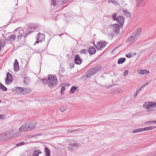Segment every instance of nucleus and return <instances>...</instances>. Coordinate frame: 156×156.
Instances as JSON below:
<instances>
[{
	"mask_svg": "<svg viewBox=\"0 0 156 156\" xmlns=\"http://www.w3.org/2000/svg\"><path fill=\"white\" fill-rule=\"evenodd\" d=\"M141 30L140 28L137 29L127 40V42L130 44L136 41L140 36Z\"/></svg>",
	"mask_w": 156,
	"mask_h": 156,
	"instance_id": "1",
	"label": "nucleus"
},
{
	"mask_svg": "<svg viewBox=\"0 0 156 156\" xmlns=\"http://www.w3.org/2000/svg\"><path fill=\"white\" fill-rule=\"evenodd\" d=\"M100 65H97L95 67L91 68L88 69L82 78L86 77L90 78L95 75L101 68Z\"/></svg>",
	"mask_w": 156,
	"mask_h": 156,
	"instance_id": "2",
	"label": "nucleus"
},
{
	"mask_svg": "<svg viewBox=\"0 0 156 156\" xmlns=\"http://www.w3.org/2000/svg\"><path fill=\"white\" fill-rule=\"evenodd\" d=\"M46 82L49 87L52 88L57 85V77L55 75L49 76L48 80L45 81Z\"/></svg>",
	"mask_w": 156,
	"mask_h": 156,
	"instance_id": "3",
	"label": "nucleus"
},
{
	"mask_svg": "<svg viewBox=\"0 0 156 156\" xmlns=\"http://www.w3.org/2000/svg\"><path fill=\"white\" fill-rule=\"evenodd\" d=\"M35 124L31 123H27L26 122L23 125H22L20 128L19 130L21 131H26L31 130L35 127Z\"/></svg>",
	"mask_w": 156,
	"mask_h": 156,
	"instance_id": "4",
	"label": "nucleus"
},
{
	"mask_svg": "<svg viewBox=\"0 0 156 156\" xmlns=\"http://www.w3.org/2000/svg\"><path fill=\"white\" fill-rule=\"evenodd\" d=\"M15 33L17 35L18 41L20 40L23 36L24 32L22 28L19 27L17 28L14 31Z\"/></svg>",
	"mask_w": 156,
	"mask_h": 156,
	"instance_id": "5",
	"label": "nucleus"
},
{
	"mask_svg": "<svg viewBox=\"0 0 156 156\" xmlns=\"http://www.w3.org/2000/svg\"><path fill=\"white\" fill-rule=\"evenodd\" d=\"M13 78L12 74L9 72L7 73L5 79V83L6 85H9L12 82Z\"/></svg>",
	"mask_w": 156,
	"mask_h": 156,
	"instance_id": "6",
	"label": "nucleus"
},
{
	"mask_svg": "<svg viewBox=\"0 0 156 156\" xmlns=\"http://www.w3.org/2000/svg\"><path fill=\"white\" fill-rule=\"evenodd\" d=\"M143 106V108L146 109L151 108H154L156 106V103L152 102H147Z\"/></svg>",
	"mask_w": 156,
	"mask_h": 156,
	"instance_id": "7",
	"label": "nucleus"
},
{
	"mask_svg": "<svg viewBox=\"0 0 156 156\" xmlns=\"http://www.w3.org/2000/svg\"><path fill=\"white\" fill-rule=\"evenodd\" d=\"M9 134L7 133L0 134V142L6 140L10 138Z\"/></svg>",
	"mask_w": 156,
	"mask_h": 156,
	"instance_id": "8",
	"label": "nucleus"
},
{
	"mask_svg": "<svg viewBox=\"0 0 156 156\" xmlns=\"http://www.w3.org/2000/svg\"><path fill=\"white\" fill-rule=\"evenodd\" d=\"M106 43L105 41H99L97 43L95 47L97 49L100 50L103 48L105 47L106 46Z\"/></svg>",
	"mask_w": 156,
	"mask_h": 156,
	"instance_id": "9",
	"label": "nucleus"
},
{
	"mask_svg": "<svg viewBox=\"0 0 156 156\" xmlns=\"http://www.w3.org/2000/svg\"><path fill=\"white\" fill-rule=\"evenodd\" d=\"M112 27L113 28V31L117 34L119 33L120 29V27L119 25L117 23H115L113 25H110V27Z\"/></svg>",
	"mask_w": 156,
	"mask_h": 156,
	"instance_id": "10",
	"label": "nucleus"
},
{
	"mask_svg": "<svg viewBox=\"0 0 156 156\" xmlns=\"http://www.w3.org/2000/svg\"><path fill=\"white\" fill-rule=\"evenodd\" d=\"M74 62L76 64L80 65L82 62V60L78 55H76L75 56Z\"/></svg>",
	"mask_w": 156,
	"mask_h": 156,
	"instance_id": "11",
	"label": "nucleus"
},
{
	"mask_svg": "<svg viewBox=\"0 0 156 156\" xmlns=\"http://www.w3.org/2000/svg\"><path fill=\"white\" fill-rule=\"evenodd\" d=\"M125 19L122 16H119L117 17V21L122 26L124 23Z\"/></svg>",
	"mask_w": 156,
	"mask_h": 156,
	"instance_id": "12",
	"label": "nucleus"
},
{
	"mask_svg": "<svg viewBox=\"0 0 156 156\" xmlns=\"http://www.w3.org/2000/svg\"><path fill=\"white\" fill-rule=\"evenodd\" d=\"M16 35L14 34H13L9 36L6 40L10 42H12L14 41L16 39Z\"/></svg>",
	"mask_w": 156,
	"mask_h": 156,
	"instance_id": "13",
	"label": "nucleus"
},
{
	"mask_svg": "<svg viewBox=\"0 0 156 156\" xmlns=\"http://www.w3.org/2000/svg\"><path fill=\"white\" fill-rule=\"evenodd\" d=\"M14 69L15 71H17L19 70V63L16 59H15L14 63Z\"/></svg>",
	"mask_w": 156,
	"mask_h": 156,
	"instance_id": "14",
	"label": "nucleus"
},
{
	"mask_svg": "<svg viewBox=\"0 0 156 156\" xmlns=\"http://www.w3.org/2000/svg\"><path fill=\"white\" fill-rule=\"evenodd\" d=\"M44 37L45 36L43 34L39 33L37 34V40H39V41L40 42H41L42 41L44 40Z\"/></svg>",
	"mask_w": 156,
	"mask_h": 156,
	"instance_id": "15",
	"label": "nucleus"
},
{
	"mask_svg": "<svg viewBox=\"0 0 156 156\" xmlns=\"http://www.w3.org/2000/svg\"><path fill=\"white\" fill-rule=\"evenodd\" d=\"M138 73L141 75L147 74L149 73V71L147 70L144 69L138 71Z\"/></svg>",
	"mask_w": 156,
	"mask_h": 156,
	"instance_id": "16",
	"label": "nucleus"
},
{
	"mask_svg": "<svg viewBox=\"0 0 156 156\" xmlns=\"http://www.w3.org/2000/svg\"><path fill=\"white\" fill-rule=\"evenodd\" d=\"M69 145L71 147L74 148H77L79 146V144L75 141H74L73 142H72L69 144Z\"/></svg>",
	"mask_w": 156,
	"mask_h": 156,
	"instance_id": "17",
	"label": "nucleus"
},
{
	"mask_svg": "<svg viewBox=\"0 0 156 156\" xmlns=\"http://www.w3.org/2000/svg\"><path fill=\"white\" fill-rule=\"evenodd\" d=\"M88 52L90 55L94 54L96 52L95 49L93 46H91L89 48Z\"/></svg>",
	"mask_w": 156,
	"mask_h": 156,
	"instance_id": "18",
	"label": "nucleus"
},
{
	"mask_svg": "<svg viewBox=\"0 0 156 156\" xmlns=\"http://www.w3.org/2000/svg\"><path fill=\"white\" fill-rule=\"evenodd\" d=\"M156 127V126H151L149 127H147L144 128H142L143 131H146L149 130H151L154 129Z\"/></svg>",
	"mask_w": 156,
	"mask_h": 156,
	"instance_id": "19",
	"label": "nucleus"
},
{
	"mask_svg": "<svg viewBox=\"0 0 156 156\" xmlns=\"http://www.w3.org/2000/svg\"><path fill=\"white\" fill-rule=\"evenodd\" d=\"M136 2L137 6H143L144 5V0H136Z\"/></svg>",
	"mask_w": 156,
	"mask_h": 156,
	"instance_id": "20",
	"label": "nucleus"
},
{
	"mask_svg": "<svg viewBox=\"0 0 156 156\" xmlns=\"http://www.w3.org/2000/svg\"><path fill=\"white\" fill-rule=\"evenodd\" d=\"M31 91V89L23 88L22 94H27L30 93Z\"/></svg>",
	"mask_w": 156,
	"mask_h": 156,
	"instance_id": "21",
	"label": "nucleus"
},
{
	"mask_svg": "<svg viewBox=\"0 0 156 156\" xmlns=\"http://www.w3.org/2000/svg\"><path fill=\"white\" fill-rule=\"evenodd\" d=\"M46 154L45 156H50V151L47 147H46L44 148Z\"/></svg>",
	"mask_w": 156,
	"mask_h": 156,
	"instance_id": "22",
	"label": "nucleus"
},
{
	"mask_svg": "<svg viewBox=\"0 0 156 156\" xmlns=\"http://www.w3.org/2000/svg\"><path fill=\"white\" fill-rule=\"evenodd\" d=\"M124 14L127 17H130L131 16L130 13L126 10L123 9L122 11Z\"/></svg>",
	"mask_w": 156,
	"mask_h": 156,
	"instance_id": "23",
	"label": "nucleus"
},
{
	"mask_svg": "<svg viewBox=\"0 0 156 156\" xmlns=\"http://www.w3.org/2000/svg\"><path fill=\"white\" fill-rule=\"evenodd\" d=\"M23 88L17 87L15 88V90L17 92H19L21 94H22Z\"/></svg>",
	"mask_w": 156,
	"mask_h": 156,
	"instance_id": "24",
	"label": "nucleus"
},
{
	"mask_svg": "<svg viewBox=\"0 0 156 156\" xmlns=\"http://www.w3.org/2000/svg\"><path fill=\"white\" fill-rule=\"evenodd\" d=\"M126 61V58H119L118 61V64H122Z\"/></svg>",
	"mask_w": 156,
	"mask_h": 156,
	"instance_id": "25",
	"label": "nucleus"
},
{
	"mask_svg": "<svg viewBox=\"0 0 156 156\" xmlns=\"http://www.w3.org/2000/svg\"><path fill=\"white\" fill-rule=\"evenodd\" d=\"M143 131V128H140L138 129H134L132 131V133H139L140 132Z\"/></svg>",
	"mask_w": 156,
	"mask_h": 156,
	"instance_id": "26",
	"label": "nucleus"
},
{
	"mask_svg": "<svg viewBox=\"0 0 156 156\" xmlns=\"http://www.w3.org/2000/svg\"><path fill=\"white\" fill-rule=\"evenodd\" d=\"M112 17L113 20L117 21V13H114L112 14Z\"/></svg>",
	"mask_w": 156,
	"mask_h": 156,
	"instance_id": "27",
	"label": "nucleus"
},
{
	"mask_svg": "<svg viewBox=\"0 0 156 156\" xmlns=\"http://www.w3.org/2000/svg\"><path fill=\"white\" fill-rule=\"evenodd\" d=\"M39 151V150L34 151L33 153V156H39V154L41 153V151Z\"/></svg>",
	"mask_w": 156,
	"mask_h": 156,
	"instance_id": "28",
	"label": "nucleus"
},
{
	"mask_svg": "<svg viewBox=\"0 0 156 156\" xmlns=\"http://www.w3.org/2000/svg\"><path fill=\"white\" fill-rule=\"evenodd\" d=\"M0 89L4 91H6L7 90V88L1 83H0Z\"/></svg>",
	"mask_w": 156,
	"mask_h": 156,
	"instance_id": "29",
	"label": "nucleus"
},
{
	"mask_svg": "<svg viewBox=\"0 0 156 156\" xmlns=\"http://www.w3.org/2000/svg\"><path fill=\"white\" fill-rule=\"evenodd\" d=\"M67 108V106L66 105H62L61 106L60 108V110L62 112H63L65 111Z\"/></svg>",
	"mask_w": 156,
	"mask_h": 156,
	"instance_id": "30",
	"label": "nucleus"
},
{
	"mask_svg": "<svg viewBox=\"0 0 156 156\" xmlns=\"http://www.w3.org/2000/svg\"><path fill=\"white\" fill-rule=\"evenodd\" d=\"M29 82V79L28 78L25 77L24 79V83L26 85H27Z\"/></svg>",
	"mask_w": 156,
	"mask_h": 156,
	"instance_id": "31",
	"label": "nucleus"
},
{
	"mask_svg": "<svg viewBox=\"0 0 156 156\" xmlns=\"http://www.w3.org/2000/svg\"><path fill=\"white\" fill-rule=\"evenodd\" d=\"M77 87H76L74 86H72L70 90V92L71 93H73L75 92L76 90L77 89Z\"/></svg>",
	"mask_w": 156,
	"mask_h": 156,
	"instance_id": "32",
	"label": "nucleus"
},
{
	"mask_svg": "<svg viewBox=\"0 0 156 156\" xmlns=\"http://www.w3.org/2000/svg\"><path fill=\"white\" fill-rule=\"evenodd\" d=\"M31 32L32 31H27L26 32L25 34H24V35H23V37L24 38H25L28 35H29L31 33Z\"/></svg>",
	"mask_w": 156,
	"mask_h": 156,
	"instance_id": "33",
	"label": "nucleus"
},
{
	"mask_svg": "<svg viewBox=\"0 0 156 156\" xmlns=\"http://www.w3.org/2000/svg\"><path fill=\"white\" fill-rule=\"evenodd\" d=\"M87 51L86 49H83L80 50V52L81 54H86Z\"/></svg>",
	"mask_w": 156,
	"mask_h": 156,
	"instance_id": "34",
	"label": "nucleus"
},
{
	"mask_svg": "<svg viewBox=\"0 0 156 156\" xmlns=\"http://www.w3.org/2000/svg\"><path fill=\"white\" fill-rule=\"evenodd\" d=\"M1 44V47L4 48L5 47L6 44L5 41V40L2 41Z\"/></svg>",
	"mask_w": 156,
	"mask_h": 156,
	"instance_id": "35",
	"label": "nucleus"
},
{
	"mask_svg": "<svg viewBox=\"0 0 156 156\" xmlns=\"http://www.w3.org/2000/svg\"><path fill=\"white\" fill-rule=\"evenodd\" d=\"M25 144V143L24 142H21L17 144H16V146L17 147H18L20 146L24 145Z\"/></svg>",
	"mask_w": 156,
	"mask_h": 156,
	"instance_id": "36",
	"label": "nucleus"
},
{
	"mask_svg": "<svg viewBox=\"0 0 156 156\" xmlns=\"http://www.w3.org/2000/svg\"><path fill=\"white\" fill-rule=\"evenodd\" d=\"M65 90V87L64 86L62 87L61 89V94H62L64 93V91Z\"/></svg>",
	"mask_w": 156,
	"mask_h": 156,
	"instance_id": "37",
	"label": "nucleus"
},
{
	"mask_svg": "<svg viewBox=\"0 0 156 156\" xmlns=\"http://www.w3.org/2000/svg\"><path fill=\"white\" fill-rule=\"evenodd\" d=\"M78 129H75L74 130H73L72 129H69L67 130L68 133H71L73 132L76 131L78 130Z\"/></svg>",
	"mask_w": 156,
	"mask_h": 156,
	"instance_id": "38",
	"label": "nucleus"
},
{
	"mask_svg": "<svg viewBox=\"0 0 156 156\" xmlns=\"http://www.w3.org/2000/svg\"><path fill=\"white\" fill-rule=\"evenodd\" d=\"M51 4L54 6H55L56 5V0H51Z\"/></svg>",
	"mask_w": 156,
	"mask_h": 156,
	"instance_id": "39",
	"label": "nucleus"
},
{
	"mask_svg": "<svg viewBox=\"0 0 156 156\" xmlns=\"http://www.w3.org/2000/svg\"><path fill=\"white\" fill-rule=\"evenodd\" d=\"M129 73L128 71V70H125L123 73V75L124 77L126 76Z\"/></svg>",
	"mask_w": 156,
	"mask_h": 156,
	"instance_id": "40",
	"label": "nucleus"
},
{
	"mask_svg": "<svg viewBox=\"0 0 156 156\" xmlns=\"http://www.w3.org/2000/svg\"><path fill=\"white\" fill-rule=\"evenodd\" d=\"M111 2L112 3L114 4V5H119V4L118 3V2H116V1H113V0H111Z\"/></svg>",
	"mask_w": 156,
	"mask_h": 156,
	"instance_id": "41",
	"label": "nucleus"
},
{
	"mask_svg": "<svg viewBox=\"0 0 156 156\" xmlns=\"http://www.w3.org/2000/svg\"><path fill=\"white\" fill-rule=\"evenodd\" d=\"M152 123H154V121H147V122L145 123V124H146L149 123L150 124H151Z\"/></svg>",
	"mask_w": 156,
	"mask_h": 156,
	"instance_id": "42",
	"label": "nucleus"
},
{
	"mask_svg": "<svg viewBox=\"0 0 156 156\" xmlns=\"http://www.w3.org/2000/svg\"><path fill=\"white\" fill-rule=\"evenodd\" d=\"M126 56L127 58H130L132 57V55L131 54L129 53L128 54L126 55Z\"/></svg>",
	"mask_w": 156,
	"mask_h": 156,
	"instance_id": "43",
	"label": "nucleus"
},
{
	"mask_svg": "<svg viewBox=\"0 0 156 156\" xmlns=\"http://www.w3.org/2000/svg\"><path fill=\"white\" fill-rule=\"evenodd\" d=\"M138 93H139V91H138V89H137V90H136V92L133 95V98H135L136 97V96H137V94H138Z\"/></svg>",
	"mask_w": 156,
	"mask_h": 156,
	"instance_id": "44",
	"label": "nucleus"
},
{
	"mask_svg": "<svg viewBox=\"0 0 156 156\" xmlns=\"http://www.w3.org/2000/svg\"><path fill=\"white\" fill-rule=\"evenodd\" d=\"M150 82H151L149 81V82L147 83H146V84H143L142 86V87L143 88L145 87H146V86H147L150 83Z\"/></svg>",
	"mask_w": 156,
	"mask_h": 156,
	"instance_id": "45",
	"label": "nucleus"
},
{
	"mask_svg": "<svg viewBox=\"0 0 156 156\" xmlns=\"http://www.w3.org/2000/svg\"><path fill=\"white\" fill-rule=\"evenodd\" d=\"M74 66V64L73 63H70L69 64V67L71 69L73 68Z\"/></svg>",
	"mask_w": 156,
	"mask_h": 156,
	"instance_id": "46",
	"label": "nucleus"
},
{
	"mask_svg": "<svg viewBox=\"0 0 156 156\" xmlns=\"http://www.w3.org/2000/svg\"><path fill=\"white\" fill-rule=\"evenodd\" d=\"M72 147H71V146L70 147H68V149L70 150V151H74V149H73L72 148Z\"/></svg>",
	"mask_w": 156,
	"mask_h": 156,
	"instance_id": "47",
	"label": "nucleus"
},
{
	"mask_svg": "<svg viewBox=\"0 0 156 156\" xmlns=\"http://www.w3.org/2000/svg\"><path fill=\"white\" fill-rule=\"evenodd\" d=\"M66 2H67L66 0H62L61 1V3L63 5L66 4Z\"/></svg>",
	"mask_w": 156,
	"mask_h": 156,
	"instance_id": "48",
	"label": "nucleus"
},
{
	"mask_svg": "<svg viewBox=\"0 0 156 156\" xmlns=\"http://www.w3.org/2000/svg\"><path fill=\"white\" fill-rule=\"evenodd\" d=\"M39 42H40L39 41V40H37L36 41V42L34 43V44L35 45L36 44H38Z\"/></svg>",
	"mask_w": 156,
	"mask_h": 156,
	"instance_id": "49",
	"label": "nucleus"
},
{
	"mask_svg": "<svg viewBox=\"0 0 156 156\" xmlns=\"http://www.w3.org/2000/svg\"><path fill=\"white\" fill-rule=\"evenodd\" d=\"M14 1L15 2H16V4L15 5V6H16L18 4H17V3L18 2V0H14Z\"/></svg>",
	"mask_w": 156,
	"mask_h": 156,
	"instance_id": "50",
	"label": "nucleus"
},
{
	"mask_svg": "<svg viewBox=\"0 0 156 156\" xmlns=\"http://www.w3.org/2000/svg\"><path fill=\"white\" fill-rule=\"evenodd\" d=\"M45 79H43L42 80V81L44 83H45Z\"/></svg>",
	"mask_w": 156,
	"mask_h": 156,
	"instance_id": "51",
	"label": "nucleus"
},
{
	"mask_svg": "<svg viewBox=\"0 0 156 156\" xmlns=\"http://www.w3.org/2000/svg\"><path fill=\"white\" fill-rule=\"evenodd\" d=\"M143 88L142 87H141V88H140L139 89V90H138V91H140V90H142V89Z\"/></svg>",
	"mask_w": 156,
	"mask_h": 156,
	"instance_id": "52",
	"label": "nucleus"
},
{
	"mask_svg": "<svg viewBox=\"0 0 156 156\" xmlns=\"http://www.w3.org/2000/svg\"><path fill=\"white\" fill-rule=\"evenodd\" d=\"M2 116L0 114V119H2Z\"/></svg>",
	"mask_w": 156,
	"mask_h": 156,
	"instance_id": "53",
	"label": "nucleus"
},
{
	"mask_svg": "<svg viewBox=\"0 0 156 156\" xmlns=\"http://www.w3.org/2000/svg\"><path fill=\"white\" fill-rule=\"evenodd\" d=\"M150 108H148V109H147V112H149L150 111Z\"/></svg>",
	"mask_w": 156,
	"mask_h": 156,
	"instance_id": "54",
	"label": "nucleus"
},
{
	"mask_svg": "<svg viewBox=\"0 0 156 156\" xmlns=\"http://www.w3.org/2000/svg\"><path fill=\"white\" fill-rule=\"evenodd\" d=\"M31 29V28L30 27H29L28 29V30H30Z\"/></svg>",
	"mask_w": 156,
	"mask_h": 156,
	"instance_id": "55",
	"label": "nucleus"
},
{
	"mask_svg": "<svg viewBox=\"0 0 156 156\" xmlns=\"http://www.w3.org/2000/svg\"><path fill=\"white\" fill-rule=\"evenodd\" d=\"M63 34H60L59 35V36H61L62 35H63Z\"/></svg>",
	"mask_w": 156,
	"mask_h": 156,
	"instance_id": "56",
	"label": "nucleus"
},
{
	"mask_svg": "<svg viewBox=\"0 0 156 156\" xmlns=\"http://www.w3.org/2000/svg\"><path fill=\"white\" fill-rule=\"evenodd\" d=\"M154 123H156V121H154Z\"/></svg>",
	"mask_w": 156,
	"mask_h": 156,
	"instance_id": "57",
	"label": "nucleus"
}]
</instances>
